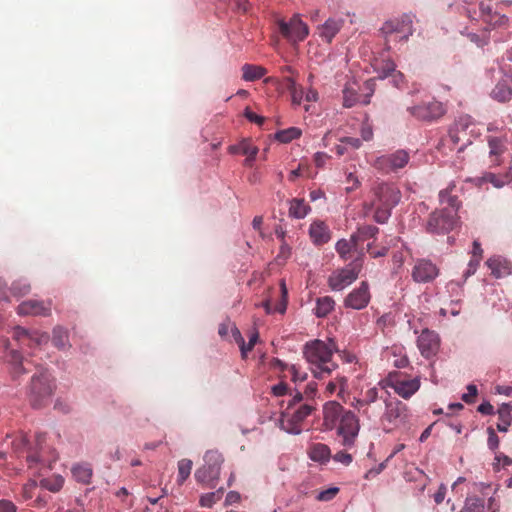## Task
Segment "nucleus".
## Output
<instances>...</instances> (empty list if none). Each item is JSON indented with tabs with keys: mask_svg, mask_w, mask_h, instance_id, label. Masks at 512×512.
Returning a JSON list of instances; mask_svg holds the SVG:
<instances>
[{
	"mask_svg": "<svg viewBox=\"0 0 512 512\" xmlns=\"http://www.w3.org/2000/svg\"><path fill=\"white\" fill-rule=\"evenodd\" d=\"M54 390L53 380L47 371H41L31 379L29 401L34 408H41L51 402Z\"/></svg>",
	"mask_w": 512,
	"mask_h": 512,
	"instance_id": "nucleus-6",
	"label": "nucleus"
},
{
	"mask_svg": "<svg viewBox=\"0 0 512 512\" xmlns=\"http://www.w3.org/2000/svg\"><path fill=\"white\" fill-rule=\"evenodd\" d=\"M193 463L190 459H181L178 462L177 482L182 485L191 474Z\"/></svg>",
	"mask_w": 512,
	"mask_h": 512,
	"instance_id": "nucleus-42",
	"label": "nucleus"
},
{
	"mask_svg": "<svg viewBox=\"0 0 512 512\" xmlns=\"http://www.w3.org/2000/svg\"><path fill=\"white\" fill-rule=\"evenodd\" d=\"M72 475L76 481L88 484L92 477V468L87 464H78L72 468Z\"/></svg>",
	"mask_w": 512,
	"mask_h": 512,
	"instance_id": "nucleus-35",
	"label": "nucleus"
},
{
	"mask_svg": "<svg viewBox=\"0 0 512 512\" xmlns=\"http://www.w3.org/2000/svg\"><path fill=\"white\" fill-rule=\"evenodd\" d=\"M376 70L379 72L380 78H386L395 72L396 65L391 59L382 60L376 62Z\"/></svg>",
	"mask_w": 512,
	"mask_h": 512,
	"instance_id": "nucleus-45",
	"label": "nucleus"
},
{
	"mask_svg": "<svg viewBox=\"0 0 512 512\" xmlns=\"http://www.w3.org/2000/svg\"><path fill=\"white\" fill-rule=\"evenodd\" d=\"M275 366L280 367L281 369L287 368L291 374V378L294 382L304 381L306 379V374H301L295 365H291L288 367L281 360H275Z\"/></svg>",
	"mask_w": 512,
	"mask_h": 512,
	"instance_id": "nucleus-49",
	"label": "nucleus"
},
{
	"mask_svg": "<svg viewBox=\"0 0 512 512\" xmlns=\"http://www.w3.org/2000/svg\"><path fill=\"white\" fill-rule=\"evenodd\" d=\"M335 306V301L330 296L320 297L316 301L315 315L319 318L326 317Z\"/></svg>",
	"mask_w": 512,
	"mask_h": 512,
	"instance_id": "nucleus-31",
	"label": "nucleus"
},
{
	"mask_svg": "<svg viewBox=\"0 0 512 512\" xmlns=\"http://www.w3.org/2000/svg\"><path fill=\"white\" fill-rule=\"evenodd\" d=\"M421 355L430 358L435 355L439 349V336L429 329L422 330L417 340Z\"/></svg>",
	"mask_w": 512,
	"mask_h": 512,
	"instance_id": "nucleus-20",
	"label": "nucleus"
},
{
	"mask_svg": "<svg viewBox=\"0 0 512 512\" xmlns=\"http://www.w3.org/2000/svg\"><path fill=\"white\" fill-rule=\"evenodd\" d=\"M311 212V207L303 198H293L289 201L288 214L294 219H303Z\"/></svg>",
	"mask_w": 512,
	"mask_h": 512,
	"instance_id": "nucleus-27",
	"label": "nucleus"
},
{
	"mask_svg": "<svg viewBox=\"0 0 512 512\" xmlns=\"http://www.w3.org/2000/svg\"><path fill=\"white\" fill-rule=\"evenodd\" d=\"M63 484L64 479L59 475L40 479V485L51 492H58L63 487Z\"/></svg>",
	"mask_w": 512,
	"mask_h": 512,
	"instance_id": "nucleus-41",
	"label": "nucleus"
},
{
	"mask_svg": "<svg viewBox=\"0 0 512 512\" xmlns=\"http://www.w3.org/2000/svg\"><path fill=\"white\" fill-rule=\"evenodd\" d=\"M511 407L508 404H503L498 410L499 422L497 423V429L500 432H507L511 425Z\"/></svg>",
	"mask_w": 512,
	"mask_h": 512,
	"instance_id": "nucleus-33",
	"label": "nucleus"
},
{
	"mask_svg": "<svg viewBox=\"0 0 512 512\" xmlns=\"http://www.w3.org/2000/svg\"><path fill=\"white\" fill-rule=\"evenodd\" d=\"M53 344L59 349H65L68 346V333L62 327H56L53 330Z\"/></svg>",
	"mask_w": 512,
	"mask_h": 512,
	"instance_id": "nucleus-44",
	"label": "nucleus"
},
{
	"mask_svg": "<svg viewBox=\"0 0 512 512\" xmlns=\"http://www.w3.org/2000/svg\"><path fill=\"white\" fill-rule=\"evenodd\" d=\"M491 96L499 102H507L512 97V88L506 82H499L492 90Z\"/></svg>",
	"mask_w": 512,
	"mask_h": 512,
	"instance_id": "nucleus-34",
	"label": "nucleus"
},
{
	"mask_svg": "<svg viewBox=\"0 0 512 512\" xmlns=\"http://www.w3.org/2000/svg\"><path fill=\"white\" fill-rule=\"evenodd\" d=\"M343 24V19L329 18L324 24L318 27V34L323 41L331 43L333 38L343 27Z\"/></svg>",
	"mask_w": 512,
	"mask_h": 512,
	"instance_id": "nucleus-25",
	"label": "nucleus"
},
{
	"mask_svg": "<svg viewBox=\"0 0 512 512\" xmlns=\"http://www.w3.org/2000/svg\"><path fill=\"white\" fill-rule=\"evenodd\" d=\"M223 457L216 450H209L204 455V465L195 472L198 483L207 488H214L220 476Z\"/></svg>",
	"mask_w": 512,
	"mask_h": 512,
	"instance_id": "nucleus-7",
	"label": "nucleus"
},
{
	"mask_svg": "<svg viewBox=\"0 0 512 512\" xmlns=\"http://www.w3.org/2000/svg\"><path fill=\"white\" fill-rule=\"evenodd\" d=\"M486 265L496 278L508 276L512 271L511 263L505 257L499 255L490 257L486 261Z\"/></svg>",
	"mask_w": 512,
	"mask_h": 512,
	"instance_id": "nucleus-24",
	"label": "nucleus"
},
{
	"mask_svg": "<svg viewBox=\"0 0 512 512\" xmlns=\"http://www.w3.org/2000/svg\"><path fill=\"white\" fill-rule=\"evenodd\" d=\"M378 232V227L373 225H364L359 227L357 231L352 234V240L357 241V243H359L369 238H374Z\"/></svg>",
	"mask_w": 512,
	"mask_h": 512,
	"instance_id": "nucleus-36",
	"label": "nucleus"
},
{
	"mask_svg": "<svg viewBox=\"0 0 512 512\" xmlns=\"http://www.w3.org/2000/svg\"><path fill=\"white\" fill-rule=\"evenodd\" d=\"M458 216L454 210L439 209L431 213L426 224V230L433 234H446L454 229Z\"/></svg>",
	"mask_w": 512,
	"mask_h": 512,
	"instance_id": "nucleus-13",
	"label": "nucleus"
},
{
	"mask_svg": "<svg viewBox=\"0 0 512 512\" xmlns=\"http://www.w3.org/2000/svg\"><path fill=\"white\" fill-rule=\"evenodd\" d=\"M309 235L313 243L316 245H323L331 238L328 226L323 221L319 220L311 223Z\"/></svg>",
	"mask_w": 512,
	"mask_h": 512,
	"instance_id": "nucleus-26",
	"label": "nucleus"
},
{
	"mask_svg": "<svg viewBox=\"0 0 512 512\" xmlns=\"http://www.w3.org/2000/svg\"><path fill=\"white\" fill-rule=\"evenodd\" d=\"M485 22L494 28L506 27L508 25L509 19L507 16L500 14L499 11H496L491 17L485 19Z\"/></svg>",
	"mask_w": 512,
	"mask_h": 512,
	"instance_id": "nucleus-50",
	"label": "nucleus"
},
{
	"mask_svg": "<svg viewBox=\"0 0 512 512\" xmlns=\"http://www.w3.org/2000/svg\"><path fill=\"white\" fill-rule=\"evenodd\" d=\"M484 500L477 496L467 497L460 512H484Z\"/></svg>",
	"mask_w": 512,
	"mask_h": 512,
	"instance_id": "nucleus-38",
	"label": "nucleus"
},
{
	"mask_svg": "<svg viewBox=\"0 0 512 512\" xmlns=\"http://www.w3.org/2000/svg\"><path fill=\"white\" fill-rule=\"evenodd\" d=\"M26 450V461L30 469L40 466L42 469H51L52 463L57 460L56 451L46 443L44 434H35L33 440L22 438Z\"/></svg>",
	"mask_w": 512,
	"mask_h": 512,
	"instance_id": "nucleus-5",
	"label": "nucleus"
},
{
	"mask_svg": "<svg viewBox=\"0 0 512 512\" xmlns=\"http://www.w3.org/2000/svg\"><path fill=\"white\" fill-rule=\"evenodd\" d=\"M461 140L459 136V124L449 130L448 136L442 140L443 145H448L453 150Z\"/></svg>",
	"mask_w": 512,
	"mask_h": 512,
	"instance_id": "nucleus-46",
	"label": "nucleus"
},
{
	"mask_svg": "<svg viewBox=\"0 0 512 512\" xmlns=\"http://www.w3.org/2000/svg\"><path fill=\"white\" fill-rule=\"evenodd\" d=\"M438 268L429 260H418L412 270V277L415 282L427 283L437 277Z\"/></svg>",
	"mask_w": 512,
	"mask_h": 512,
	"instance_id": "nucleus-21",
	"label": "nucleus"
},
{
	"mask_svg": "<svg viewBox=\"0 0 512 512\" xmlns=\"http://www.w3.org/2000/svg\"><path fill=\"white\" fill-rule=\"evenodd\" d=\"M357 246H358L357 241H353L352 236H351L349 240H346V239L339 240L336 243L335 248H336L337 253L341 257V259H343L344 261H347L350 258V253L353 250H355V251L357 250Z\"/></svg>",
	"mask_w": 512,
	"mask_h": 512,
	"instance_id": "nucleus-32",
	"label": "nucleus"
},
{
	"mask_svg": "<svg viewBox=\"0 0 512 512\" xmlns=\"http://www.w3.org/2000/svg\"><path fill=\"white\" fill-rule=\"evenodd\" d=\"M382 384V382L380 383ZM384 387L392 388L395 393L404 399L411 398L420 388V380L418 378L407 379L389 375L383 381Z\"/></svg>",
	"mask_w": 512,
	"mask_h": 512,
	"instance_id": "nucleus-16",
	"label": "nucleus"
},
{
	"mask_svg": "<svg viewBox=\"0 0 512 512\" xmlns=\"http://www.w3.org/2000/svg\"><path fill=\"white\" fill-rule=\"evenodd\" d=\"M346 183L348 184L346 187L347 192L354 191L355 189H357L360 186L359 179L352 172H349L346 175Z\"/></svg>",
	"mask_w": 512,
	"mask_h": 512,
	"instance_id": "nucleus-55",
	"label": "nucleus"
},
{
	"mask_svg": "<svg viewBox=\"0 0 512 512\" xmlns=\"http://www.w3.org/2000/svg\"><path fill=\"white\" fill-rule=\"evenodd\" d=\"M489 157L491 162L499 166L502 163L501 156L507 151V133L500 131L499 135H488Z\"/></svg>",
	"mask_w": 512,
	"mask_h": 512,
	"instance_id": "nucleus-19",
	"label": "nucleus"
},
{
	"mask_svg": "<svg viewBox=\"0 0 512 512\" xmlns=\"http://www.w3.org/2000/svg\"><path fill=\"white\" fill-rule=\"evenodd\" d=\"M310 458L314 461H326L330 457V448L322 443L314 444L310 449Z\"/></svg>",
	"mask_w": 512,
	"mask_h": 512,
	"instance_id": "nucleus-37",
	"label": "nucleus"
},
{
	"mask_svg": "<svg viewBox=\"0 0 512 512\" xmlns=\"http://www.w3.org/2000/svg\"><path fill=\"white\" fill-rule=\"evenodd\" d=\"M0 512H16V506L9 500H1Z\"/></svg>",
	"mask_w": 512,
	"mask_h": 512,
	"instance_id": "nucleus-64",
	"label": "nucleus"
},
{
	"mask_svg": "<svg viewBox=\"0 0 512 512\" xmlns=\"http://www.w3.org/2000/svg\"><path fill=\"white\" fill-rule=\"evenodd\" d=\"M372 192L374 198L370 208L374 209V220L383 224L389 219L392 208L399 203L401 192L395 185L384 182L376 184Z\"/></svg>",
	"mask_w": 512,
	"mask_h": 512,
	"instance_id": "nucleus-2",
	"label": "nucleus"
},
{
	"mask_svg": "<svg viewBox=\"0 0 512 512\" xmlns=\"http://www.w3.org/2000/svg\"><path fill=\"white\" fill-rule=\"evenodd\" d=\"M31 291V286L25 280H17L12 283V286L9 289V292L16 298L23 297L29 294Z\"/></svg>",
	"mask_w": 512,
	"mask_h": 512,
	"instance_id": "nucleus-43",
	"label": "nucleus"
},
{
	"mask_svg": "<svg viewBox=\"0 0 512 512\" xmlns=\"http://www.w3.org/2000/svg\"><path fill=\"white\" fill-rule=\"evenodd\" d=\"M338 492H339V488L330 487L326 490L319 492L316 499L318 501L327 502V501L332 500L338 494Z\"/></svg>",
	"mask_w": 512,
	"mask_h": 512,
	"instance_id": "nucleus-54",
	"label": "nucleus"
},
{
	"mask_svg": "<svg viewBox=\"0 0 512 512\" xmlns=\"http://www.w3.org/2000/svg\"><path fill=\"white\" fill-rule=\"evenodd\" d=\"M258 337V332H254L251 334L248 344H246L244 341L243 344L240 345L241 356L243 359H245L247 357V353L253 349L256 342L258 341Z\"/></svg>",
	"mask_w": 512,
	"mask_h": 512,
	"instance_id": "nucleus-52",
	"label": "nucleus"
},
{
	"mask_svg": "<svg viewBox=\"0 0 512 512\" xmlns=\"http://www.w3.org/2000/svg\"><path fill=\"white\" fill-rule=\"evenodd\" d=\"M7 360L14 365L17 373L22 372V356L16 350H10L7 354Z\"/></svg>",
	"mask_w": 512,
	"mask_h": 512,
	"instance_id": "nucleus-51",
	"label": "nucleus"
},
{
	"mask_svg": "<svg viewBox=\"0 0 512 512\" xmlns=\"http://www.w3.org/2000/svg\"><path fill=\"white\" fill-rule=\"evenodd\" d=\"M223 488L214 492H209L200 496L199 505L205 508H211L215 503L221 500L223 496Z\"/></svg>",
	"mask_w": 512,
	"mask_h": 512,
	"instance_id": "nucleus-39",
	"label": "nucleus"
},
{
	"mask_svg": "<svg viewBox=\"0 0 512 512\" xmlns=\"http://www.w3.org/2000/svg\"><path fill=\"white\" fill-rule=\"evenodd\" d=\"M481 260L482 259H478L476 257L471 256V259H470V261L468 263L467 270H466V272L464 274L466 278L471 276V275H473L476 272V270H477Z\"/></svg>",
	"mask_w": 512,
	"mask_h": 512,
	"instance_id": "nucleus-59",
	"label": "nucleus"
},
{
	"mask_svg": "<svg viewBox=\"0 0 512 512\" xmlns=\"http://www.w3.org/2000/svg\"><path fill=\"white\" fill-rule=\"evenodd\" d=\"M381 33L385 38V44L390 49L391 42L407 41L412 35V19L408 15L385 22L381 28Z\"/></svg>",
	"mask_w": 512,
	"mask_h": 512,
	"instance_id": "nucleus-10",
	"label": "nucleus"
},
{
	"mask_svg": "<svg viewBox=\"0 0 512 512\" xmlns=\"http://www.w3.org/2000/svg\"><path fill=\"white\" fill-rule=\"evenodd\" d=\"M486 179L492 183L495 187L501 188L505 184H508L512 181V172H507L503 177H499L495 174L489 173L486 176Z\"/></svg>",
	"mask_w": 512,
	"mask_h": 512,
	"instance_id": "nucleus-48",
	"label": "nucleus"
},
{
	"mask_svg": "<svg viewBox=\"0 0 512 512\" xmlns=\"http://www.w3.org/2000/svg\"><path fill=\"white\" fill-rule=\"evenodd\" d=\"M335 428L340 444L346 448L353 447L360 430L359 419L355 413L350 410L345 412Z\"/></svg>",
	"mask_w": 512,
	"mask_h": 512,
	"instance_id": "nucleus-11",
	"label": "nucleus"
},
{
	"mask_svg": "<svg viewBox=\"0 0 512 512\" xmlns=\"http://www.w3.org/2000/svg\"><path fill=\"white\" fill-rule=\"evenodd\" d=\"M333 459L336 461V462H340L344 465H349L353 458H352V455L347 453V452H344V451H338L334 456H333Z\"/></svg>",
	"mask_w": 512,
	"mask_h": 512,
	"instance_id": "nucleus-58",
	"label": "nucleus"
},
{
	"mask_svg": "<svg viewBox=\"0 0 512 512\" xmlns=\"http://www.w3.org/2000/svg\"><path fill=\"white\" fill-rule=\"evenodd\" d=\"M385 467H386V462H382L377 467L368 470L366 472V474L364 475V478L365 479H371V478L377 476L378 474H380L385 469Z\"/></svg>",
	"mask_w": 512,
	"mask_h": 512,
	"instance_id": "nucleus-63",
	"label": "nucleus"
},
{
	"mask_svg": "<svg viewBox=\"0 0 512 512\" xmlns=\"http://www.w3.org/2000/svg\"><path fill=\"white\" fill-rule=\"evenodd\" d=\"M358 102V95L352 87L346 86L343 89V105L346 108L353 107Z\"/></svg>",
	"mask_w": 512,
	"mask_h": 512,
	"instance_id": "nucleus-47",
	"label": "nucleus"
},
{
	"mask_svg": "<svg viewBox=\"0 0 512 512\" xmlns=\"http://www.w3.org/2000/svg\"><path fill=\"white\" fill-rule=\"evenodd\" d=\"M409 159L407 151L397 150L394 153L378 157L374 162V167L384 173H389L405 167Z\"/></svg>",
	"mask_w": 512,
	"mask_h": 512,
	"instance_id": "nucleus-15",
	"label": "nucleus"
},
{
	"mask_svg": "<svg viewBox=\"0 0 512 512\" xmlns=\"http://www.w3.org/2000/svg\"><path fill=\"white\" fill-rule=\"evenodd\" d=\"M229 152L231 154H243L246 156H251V159H255L258 153V148L249 140L244 139L236 145H231L229 147Z\"/></svg>",
	"mask_w": 512,
	"mask_h": 512,
	"instance_id": "nucleus-29",
	"label": "nucleus"
},
{
	"mask_svg": "<svg viewBox=\"0 0 512 512\" xmlns=\"http://www.w3.org/2000/svg\"><path fill=\"white\" fill-rule=\"evenodd\" d=\"M408 417L409 413L407 405L397 398L391 397V394L389 393L384 413L381 417L383 429L385 431H391L406 423Z\"/></svg>",
	"mask_w": 512,
	"mask_h": 512,
	"instance_id": "nucleus-8",
	"label": "nucleus"
},
{
	"mask_svg": "<svg viewBox=\"0 0 512 512\" xmlns=\"http://www.w3.org/2000/svg\"><path fill=\"white\" fill-rule=\"evenodd\" d=\"M13 338L21 346H41L48 343L49 335L47 333H39L37 331L30 332L27 329L17 326L13 330Z\"/></svg>",
	"mask_w": 512,
	"mask_h": 512,
	"instance_id": "nucleus-18",
	"label": "nucleus"
},
{
	"mask_svg": "<svg viewBox=\"0 0 512 512\" xmlns=\"http://www.w3.org/2000/svg\"><path fill=\"white\" fill-rule=\"evenodd\" d=\"M407 110L412 117L423 122L437 121L442 118L447 111L445 104L436 99L427 102L423 101L408 107Z\"/></svg>",
	"mask_w": 512,
	"mask_h": 512,
	"instance_id": "nucleus-12",
	"label": "nucleus"
},
{
	"mask_svg": "<svg viewBox=\"0 0 512 512\" xmlns=\"http://www.w3.org/2000/svg\"><path fill=\"white\" fill-rule=\"evenodd\" d=\"M291 94L292 102L295 105H300L303 99V90L300 87H295V89L289 91Z\"/></svg>",
	"mask_w": 512,
	"mask_h": 512,
	"instance_id": "nucleus-62",
	"label": "nucleus"
},
{
	"mask_svg": "<svg viewBox=\"0 0 512 512\" xmlns=\"http://www.w3.org/2000/svg\"><path fill=\"white\" fill-rule=\"evenodd\" d=\"M242 78L245 81H255L262 78L267 70L262 66L245 64L242 66Z\"/></svg>",
	"mask_w": 512,
	"mask_h": 512,
	"instance_id": "nucleus-30",
	"label": "nucleus"
},
{
	"mask_svg": "<svg viewBox=\"0 0 512 512\" xmlns=\"http://www.w3.org/2000/svg\"><path fill=\"white\" fill-rule=\"evenodd\" d=\"M363 253L346 267L337 269L328 278V286L333 291H342L351 285L359 276L362 270Z\"/></svg>",
	"mask_w": 512,
	"mask_h": 512,
	"instance_id": "nucleus-9",
	"label": "nucleus"
},
{
	"mask_svg": "<svg viewBox=\"0 0 512 512\" xmlns=\"http://www.w3.org/2000/svg\"><path fill=\"white\" fill-rule=\"evenodd\" d=\"M300 136L301 130L296 127H290L288 129L278 131L275 134V138L281 143H289L294 139H298Z\"/></svg>",
	"mask_w": 512,
	"mask_h": 512,
	"instance_id": "nucleus-40",
	"label": "nucleus"
},
{
	"mask_svg": "<svg viewBox=\"0 0 512 512\" xmlns=\"http://www.w3.org/2000/svg\"><path fill=\"white\" fill-rule=\"evenodd\" d=\"M280 286H281L282 299L275 306L274 312H279V313L282 314V313H284L286 311V308H287V288H286V285H285L284 281H281Z\"/></svg>",
	"mask_w": 512,
	"mask_h": 512,
	"instance_id": "nucleus-53",
	"label": "nucleus"
},
{
	"mask_svg": "<svg viewBox=\"0 0 512 512\" xmlns=\"http://www.w3.org/2000/svg\"><path fill=\"white\" fill-rule=\"evenodd\" d=\"M345 410L342 405L335 401L328 402L324 405V425L327 429L335 428L340 422L341 417L344 415Z\"/></svg>",
	"mask_w": 512,
	"mask_h": 512,
	"instance_id": "nucleus-23",
	"label": "nucleus"
},
{
	"mask_svg": "<svg viewBox=\"0 0 512 512\" xmlns=\"http://www.w3.org/2000/svg\"><path fill=\"white\" fill-rule=\"evenodd\" d=\"M278 28L283 37L289 41H303L309 34V29L299 15H294L288 22L278 21Z\"/></svg>",
	"mask_w": 512,
	"mask_h": 512,
	"instance_id": "nucleus-14",
	"label": "nucleus"
},
{
	"mask_svg": "<svg viewBox=\"0 0 512 512\" xmlns=\"http://www.w3.org/2000/svg\"><path fill=\"white\" fill-rule=\"evenodd\" d=\"M336 351H338L337 345L332 339H329L328 342L316 339L305 344L303 354L307 362L311 364L316 378L330 374L337 368V364L332 360Z\"/></svg>",
	"mask_w": 512,
	"mask_h": 512,
	"instance_id": "nucleus-1",
	"label": "nucleus"
},
{
	"mask_svg": "<svg viewBox=\"0 0 512 512\" xmlns=\"http://www.w3.org/2000/svg\"><path fill=\"white\" fill-rule=\"evenodd\" d=\"M288 385L285 382H280L271 388V392L275 396H283L287 394Z\"/></svg>",
	"mask_w": 512,
	"mask_h": 512,
	"instance_id": "nucleus-61",
	"label": "nucleus"
},
{
	"mask_svg": "<svg viewBox=\"0 0 512 512\" xmlns=\"http://www.w3.org/2000/svg\"><path fill=\"white\" fill-rule=\"evenodd\" d=\"M477 396V387L473 384L467 386V392L462 395V400L468 404L473 403Z\"/></svg>",
	"mask_w": 512,
	"mask_h": 512,
	"instance_id": "nucleus-56",
	"label": "nucleus"
},
{
	"mask_svg": "<svg viewBox=\"0 0 512 512\" xmlns=\"http://www.w3.org/2000/svg\"><path fill=\"white\" fill-rule=\"evenodd\" d=\"M455 184L451 183L446 189H443L439 192V199L442 205H447L444 209L446 210H454L457 214L458 209L460 207V201L458 200V196L452 194L453 189L455 188Z\"/></svg>",
	"mask_w": 512,
	"mask_h": 512,
	"instance_id": "nucleus-28",
	"label": "nucleus"
},
{
	"mask_svg": "<svg viewBox=\"0 0 512 512\" xmlns=\"http://www.w3.org/2000/svg\"><path fill=\"white\" fill-rule=\"evenodd\" d=\"M244 116L251 122H255L258 125H262L265 121V118L262 116L257 115L253 111H251L249 108H246L244 111Z\"/></svg>",
	"mask_w": 512,
	"mask_h": 512,
	"instance_id": "nucleus-60",
	"label": "nucleus"
},
{
	"mask_svg": "<svg viewBox=\"0 0 512 512\" xmlns=\"http://www.w3.org/2000/svg\"><path fill=\"white\" fill-rule=\"evenodd\" d=\"M371 299L369 284L362 281L359 287L353 289L344 299V306L354 310H361L368 306Z\"/></svg>",
	"mask_w": 512,
	"mask_h": 512,
	"instance_id": "nucleus-17",
	"label": "nucleus"
},
{
	"mask_svg": "<svg viewBox=\"0 0 512 512\" xmlns=\"http://www.w3.org/2000/svg\"><path fill=\"white\" fill-rule=\"evenodd\" d=\"M314 409V405L308 401L303 402V395L297 392L281 413L279 420L281 429L291 434L301 433L304 420Z\"/></svg>",
	"mask_w": 512,
	"mask_h": 512,
	"instance_id": "nucleus-3",
	"label": "nucleus"
},
{
	"mask_svg": "<svg viewBox=\"0 0 512 512\" xmlns=\"http://www.w3.org/2000/svg\"><path fill=\"white\" fill-rule=\"evenodd\" d=\"M389 392L377 387L369 388L362 398H354L351 406L369 422L381 421Z\"/></svg>",
	"mask_w": 512,
	"mask_h": 512,
	"instance_id": "nucleus-4",
	"label": "nucleus"
},
{
	"mask_svg": "<svg viewBox=\"0 0 512 512\" xmlns=\"http://www.w3.org/2000/svg\"><path fill=\"white\" fill-rule=\"evenodd\" d=\"M487 432H488V440H487L488 447L491 450L497 449L499 446V438L496 435L494 429L492 427H489L487 429Z\"/></svg>",
	"mask_w": 512,
	"mask_h": 512,
	"instance_id": "nucleus-57",
	"label": "nucleus"
},
{
	"mask_svg": "<svg viewBox=\"0 0 512 512\" xmlns=\"http://www.w3.org/2000/svg\"><path fill=\"white\" fill-rule=\"evenodd\" d=\"M17 312L19 315L23 316H48L51 313V303L38 300H27L18 306Z\"/></svg>",
	"mask_w": 512,
	"mask_h": 512,
	"instance_id": "nucleus-22",
	"label": "nucleus"
}]
</instances>
